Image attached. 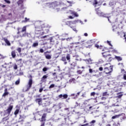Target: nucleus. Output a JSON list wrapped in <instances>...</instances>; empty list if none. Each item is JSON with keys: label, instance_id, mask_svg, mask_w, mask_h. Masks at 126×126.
<instances>
[{"label": "nucleus", "instance_id": "51", "mask_svg": "<svg viewBox=\"0 0 126 126\" xmlns=\"http://www.w3.org/2000/svg\"><path fill=\"white\" fill-rule=\"evenodd\" d=\"M4 1L6 2L7 3H10V1L8 0H4Z\"/></svg>", "mask_w": 126, "mask_h": 126}, {"label": "nucleus", "instance_id": "6", "mask_svg": "<svg viewBox=\"0 0 126 126\" xmlns=\"http://www.w3.org/2000/svg\"><path fill=\"white\" fill-rule=\"evenodd\" d=\"M84 44L86 48H91L92 46V45L94 44V42H93V40H90Z\"/></svg>", "mask_w": 126, "mask_h": 126}, {"label": "nucleus", "instance_id": "21", "mask_svg": "<svg viewBox=\"0 0 126 126\" xmlns=\"http://www.w3.org/2000/svg\"><path fill=\"white\" fill-rule=\"evenodd\" d=\"M11 56L13 59L16 57V53H15V51H13L11 52Z\"/></svg>", "mask_w": 126, "mask_h": 126}, {"label": "nucleus", "instance_id": "48", "mask_svg": "<svg viewBox=\"0 0 126 126\" xmlns=\"http://www.w3.org/2000/svg\"><path fill=\"white\" fill-rule=\"evenodd\" d=\"M14 69H17V65H16V64H15L14 65Z\"/></svg>", "mask_w": 126, "mask_h": 126}, {"label": "nucleus", "instance_id": "61", "mask_svg": "<svg viewBox=\"0 0 126 126\" xmlns=\"http://www.w3.org/2000/svg\"><path fill=\"white\" fill-rule=\"evenodd\" d=\"M19 75H23V72H21L19 73Z\"/></svg>", "mask_w": 126, "mask_h": 126}, {"label": "nucleus", "instance_id": "18", "mask_svg": "<svg viewBox=\"0 0 126 126\" xmlns=\"http://www.w3.org/2000/svg\"><path fill=\"white\" fill-rule=\"evenodd\" d=\"M109 94L107 92L103 93V94H102V96L103 97H106V98H107V97H109Z\"/></svg>", "mask_w": 126, "mask_h": 126}, {"label": "nucleus", "instance_id": "36", "mask_svg": "<svg viewBox=\"0 0 126 126\" xmlns=\"http://www.w3.org/2000/svg\"><path fill=\"white\" fill-rule=\"evenodd\" d=\"M55 87V84H52L49 86V89H51V88H54Z\"/></svg>", "mask_w": 126, "mask_h": 126}, {"label": "nucleus", "instance_id": "10", "mask_svg": "<svg viewBox=\"0 0 126 126\" xmlns=\"http://www.w3.org/2000/svg\"><path fill=\"white\" fill-rule=\"evenodd\" d=\"M68 13H70V14H73V15H74L75 17H78V16H79V15H78V14H77L76 12L72 11L71 10H69Z\"/></svg>", "mask_w": 126, "mask_h": 126}, {"label": "nucleus", "instance_id": "13", "mask_svg": "<svg viewBox=\"0 0 126 126\" xmlns=\"http://www.w3.org/2000/svg\"><path fill=\"white\" fill-rule=\"evenodd\" d=\"M79 94H80V92L78 93L77 94H71V96L72 97H73V96H74V97H73V99H76V98H77V96H78V95H79Z\"/></svg>", "mask_w": 126, "mask_h": 126}, {"label": "nucleus", "instance_id": "25", "mask_svg": "<svg viewBox=\"0 0 126 126\" xmlns=\"http://www.w3.org/2000/svg\"><path fill=\"white\" fill-rule=\"evenodd\" d=\"M38 45H39V44L38 43V42H34L33 43L32 47L33 48H35V47H37Z\"/></svg>", "mask_w": 126, "mask_h": 126}, {"label": "nucleus", "instance_id": "33", "mask_svg": "<svg viewBox=\"0 0 126 126\" xmlns=\"http://www.w3.org/2000/svg\"><path fill=\"white\" fill-rule=\"evenodd\" d=\"M29 21V19H28L27 18H25V20L22 21V22H28Z\"/></svg>", "mask_w": 126, "mask_h": 126}, {"label": "nucleus", "instance_id": "40", "mask_svg": "<svg viewBox=\"0 0 126 126\" xmlns=\"http://www.w3.org/2000/svg\"><path fill=\"white\" fill-rule=\"evenodd\" d=\"M77 73H78V74H81V73H82V71L79 70L77 71Z\"/></svg>", "mask_w": 126, "mask_h": 126}, {"label": "nucleus", "instance_id": "38", "mask_svg": "<svg viewBox=\"0 0 126 126\" xmlns=\"http://www.w3.org/2000/svg\"><path fill=\"white\" fill-rule=\"evenodd\" d=\"M67 2H68V3H69V4H72V3H73V1H67Z\"/></svg>", "mask_w": 126, "mask_h": 126}, {"label": "nucleus", "instance_id": "31", "mask_svg": "<svg viewBox=\"0 0 126 126\" xmlns=\"http://www.w3.org/2000/svg\"><path fill=\"white\" fill-rule=\"evenodd\" d=\"M118 65H120V67H121V68L125 67V66H124V64L123 63H119Z\"/></svg>", "mask_w": 126, "mask_h": 126}, {"label": "nucleus", "instance_id": "44", "mask_svg": "<svg viewBox=\"0 0 126 126\" xmlns=\"http://www.w3.org/2000/svg\"><path fill=\"white\" fill-rule=\"evenodd\" d=\"M9 78H8V79H9V80H10V79H11V73H10L9 75H8Z\"/></svg>", "mask_w": 126, "mask_h": 126}, {"label": "nucleus", "instance_id": "5", "mask_svg": "<svg viewBox=\"0 0 126 126\" xmlns=\"http://www.w3.org/2000/svg\"><path fill=\"white\" fill-rule=\"evenodd\" d=\"M12 63L10 62L9 63H5L3 65H1L2 67H3L4 68H5L6 70L8 69H9V68H11L12 67V65L11 64Z\"/></svg>", "mask_w": 126, "mask_h": 126}, {"label": "nucleus", "instance_id": "20", "mask_svg": "<svg viewBox=\"0 0 126 126\" xmlns=\"http://www.w3.org/2000/svg\"><path fill=\"white\" fill-rule=\"evenodd\" d=\"M115 59L118 61V62H121V61H123V58L120 56H115Z\"/></svg>", "mask_w": 126, "mask_h": 126}, {"label": "nucleus", "instance_id": "15", "mask_svg": "<svg viewBox=\"0 0 126 126\" xmlns=\"http://www.w3.org/2000/svg\"><path fill=\"white\" fill-rule=\"evenodd\" d=\"M108 20L109 22H115V21H114V16L108 17Z\"/></svg>", "mask_w": 126, "mask_h": 126}, {"label": "nucleus", "instance_id": "9", "mask_svg": "<svg viewBox=\"0 0 126 126\" xmlns=\"http://www.w3.org/2000/svg\"><path fill=\"white\" fill-rule=\"evenodd\" d=\"M42 30V28L39 26L35 27V34H40V31Z\"/></svg>", "mask_w": 126, "mask_h": 126}, {"label": "nucleus", "instance_id": "49", "mask_svg": "<svg viewBox=\"0 0 126 126\" xmlns=\"http://www.w3.org/2000/svg\"><path fill=\"white\" fill-rule=\"evenodd\" d=\"M96 123V121L93 120L92 122H90V124H95Z\"/></svg>", "mask_w": 126, "mask_h": 126}, {"label": "nucleus", "instance_id": "17", "mask_svg": "<svg viewBox=\"0 0 126 126\" xmlns=\"http://www.w3.org/2000/svg\"><path fill=\"white\" fill-rule=\"evenodd\" d=\"M35 101L38 103V105H41L42 104V98H36Z\"/></svg>", "mask_w": 126, "mask_h": 126}, {"label": "nucleus", "instance_id": "30", "mask_svg": "<svg viewBox=\"0 0 126 126\" xmlns=\"http://www.w3.org/2000/svg\"><path fill=\"white\" fill-rule=\"evenodd\" d=\"M19 83H20V79H19L18 80H17L15 82V85H18V84H19Z\"/></svg>", "mask_w": 126, "mask_h": 126}, {"label": "nucleus", "instance_id": "16", "mask_svg": "<svg viewBox=\"0 0 126 126\" xmlns=\"http://www.w3.org/2000/svg\"><path fill=\"white\" fill-rule=\"evenodd\" d=\"M85 61L87 63H90V64H92V63H93V62H93V60H91V59H87Z\"/></svg>", "mask_w": 126, "mask_h": 126}, {"label": "nucleus", "instance_id": "37", "mask_svg": "<svg viewBox=\"0 0 126 126\" xmlns=\"http://www.w3.org/2000/svg\"><path fill=\"white\" fill-rule=\"evenodd\" d=\"M68 35L67 33H64L62 34V37H67Z\"/></svg>", "mask_w": 126, "mask_h": 126}, {"label": "nucleus", "instance_id": "50", "mask_svg": "<svg viewBox=\"0 0 126 126\" xmlns=\"http://www.w3.org/2000/svg\"><path fill=\"white\" fill-rule=\"evenodd\" d=\"M107 99V97L105 96H103L101 97V100H106Z\"/></svg>", "mask_w": 126, "mask_h": 126}, {"label": "nucleus", "instance_id": "45", "mask_svg": "<svg viewBox=\"0 0 126 126\" xmlns=\"http://www.w3.org/2000/svg\"><path fill=\"white\" fill-rule=\"evenodd\" d=\"M95 92H93V93H91V96H95Z\"/></svg>", "mask_w": 126, "mask_h": 126}, {"label": "nucleus", "instance_id": "26", "mask_svg": "<svg viewBox=\"0 0 126 126\" xmlns=\"http://www.w3.org/2000/svg\"><path fill=\"white\" fill-rule=\"evenodd\" d=\"M70 65H71L72 67H74V66H76V63H75V62H73L71 63H70Z\"/></svg>", "mask_w": 126, "mask_h": 126}, {"label": "nucleus", "instance_id": "42", "mask_svg": "<svg viewBox=\"0 0 126 126\" xmlns=\"http://www.w3.org/2000/svg\"><path fill=\"white\" fill-rule=\"evenodd\" d=\"M103 56L104 57V58H107L108 57H111V54H108L107 55H103Z\"/></svg>", "mask_w": 126, "mask_h": 126}, {"label": "nucleus", "instance_id": "47", "mask_svg": "<svg viewBox=\"0 0 126 126\" xmlns=\"http://www.w3.org/2000/svg\"><path fill=\"white\" fill-rule=\"evenodd\" d=\"M121 34H123L124 37H125V39H126V33H125V32H121Z\"/></svg>", "mask_w": 126, "mask_h": 126}, {"label": "nucleus", "instance_id": "39", "mask_svg": "<svg viewBox=\"0 0 126 126\" xmlns=\"http://www.w3.org/2000/svg\"><path fill=\"white\" fill-rule=\"evenodd\" d=\"M111 52H112V53H118V51H117L116 49H113L112 51H111Z\"/></svg>", "mask_w": 126, "mask_h": 126}, {"label": "nucleus", "instance_id": "23", "mask_svg": "<svg viewBox=\"0 0 126 126\" xmlns=\"http://www.w3.org/2000/svg\"><path fill=\"white\" fill-rule=\"evenodd\" d=\"M62 61H63V62H64V64H66L67 63V62H65V61H66V58L63 57L62 58Z\"/></svg>", "mask_w": 126, "mask_h": 126}, {"label": "nucleus", "instance_id": "53", "mask_svg": "<svg viewBox=\"0 0 126 126\" xmlns=\"http://www.w3.org/2000/svg\"><path fill=\"white\" fill-rule=\"evenodd\" d=\"M55 9L56 11H60V8H55Z\"/></svg>", "mask_w": 126, "mask_h": 126}, {"label": "nucleus", "instance_id": "64", "mask_svg": "<svg viewBox=\"0 0 126 126\" xmlns=\"http://www.w3.org/2000/svg\"><path fill=\"white\" fill-rule=\"evenodd\" d=\"M73 31H75V32H77V31H76V29L72 28Z\"/></svg>", "mask_w": 126, "mask_h": 126}, {"label": "nucleus", "instance_id": "2", "mask_svg": "<svg viewBox=\"0 0 126 126\" xmlns=\"http://www.w3.org/2000/svg\"><path fill=\"white\" fill-rule=\"evenodd\" d=\"M32 78H30L28 85H27L26 87H25L24 88L23 91L24 92H27V91H28V90H29V89L31 88V87L32 86Z\"/></svg>", "mask_w": 126, "mask_h": 126}, {"label": "nucleus", "instance_id": "11", "mask_svg": "<svg viewBox=\"0 0 126 126\" xmlns=\"http://www.w3.org/2000/svg\"><path fill=\"white\" fill-rule=\"evenodd\" d=\"M47 53H49V51H47L44 53V55L46 59H47V60H51V59H52V55L50 54H46Z\"/></svg>", "mask_w": 126, "mask_h": 126}, {"label": "nucleus", "instance_id": "4", "mask_svg": "<svg viewBox=\"0 0 126 126\" xmlns=\"http://www.w3.org/2000/svg\"><path fill=\"white\" fill-rule=\"evenodd\" d=\"M112 71H113V67H112V66L104 68V72H105L106 74H109V75H111V72H112Z\"/></svg>", "mask_w": 126, "mask_h": 126}, {"label": "nucleus", "instance_id": "60", "mask_svg": "<svg viewBox=\"0 0 126 126\" xmlns=\"http://www.w3.org/2000/svg\"><path fill=\"white\" fill-rule=\"evenodd\" d=\"M123 78L124 79H125V80H126V74L124 75Z\"/></svg>", "mask_w": 126, "mask_h": 126}, {"label": "nucleus", "instance_id": "12", "mask_svg": "<svg viewBox=\"0 0 126 126\" xmlns=\"http://www.w3.org/2000/svg\"><path fill=\"white\" fill-rule=\"evenodd\" d=\"M67 96L68 95L66 94L63 95L61 94L59 95V97L61 99H66V98H67Z\"/></svg>", "mask_w": 126, "mask_h": 126}, {"label": "nucleus", "instance_id": "52", "mask_svg": "<svg viewBox=\"0 0 126 126\" xmlns=\"http://www.w3.org/2000/svg\"><path fill=\"white\" fill-rule=\"evenodd\" d=\"M72 39V37H68L66 38V41H69L70 40H71Z\"/></svg>", "mask_w": 126, "mask_h": 126}, {"label": "nucleus", "instance_id": "34", "mask_svg": "<svg viewBox=\"0 0 126 126\" xmlns=\"http://www.w3.org/2000/svg\"><path fill=\"white\" fill-rule=\"evenodd\" d=\"M94 4L95 5H97V4H98V1H97L96 0H94L93 5H94Z\"/></svg>", "mask_w": 126, "mask_h": 126}, {"label": "nucleus", "instance_id": "58", "mask_svg": "<svg viewBox=\"0 0 126 126\" xmlns=\"http://www.w3.org/2000/svg\"><path fill=\"white\" fill-rule=\"evenodd\" d=\"M42 124L41 126H45V122H42Z\"/></svg>", "mask_w": 126, "mask_h": 126}, {"label": "nucleus", "instance_id": "7", "mask_svg": "<svg viewBox=\"0 0 126 126\" xmlns=\"http://www.w3.org/2000/svg\"><path fill=\"white\" fill-rule=\"evenodd\" d=\"M12 109H13V106L10 105L8 107V108L5 111V114H6V115H7V116H9L10 114L11 111H12Z\"/></svg>", "mask_w": 126, "mask_h": 126}, {"label": "nucleus", "instance_id": "1", "mask_svg": "<svg viewBox=\"0 0 126 126\" xmlns=\"http://www.w3.org/2000/svg\"><path fill=\"white\" fill-rule=\"evenodd\" d=\"M17 30L18 31L17 34H19L21 37H26V36H28V33L26 32V26L22 28V30L21 28H18Z\"/></svg>", "mask_w": 126, "mask_h": 126}, {"label": "nucleus", "instance_id": "57", "mask_svg": "<svg viewBox=\"0 0 126 126\" xmlns=\"http://www.w3.org/2000/svg\"><path fill=\"white\" fill-rule=\"evenodd\" d=\"M40 53H44V49H40Z\"/></svg>", "mask_w": 126, "mask_h": 126}, {"label": "nucleus", "instance_id": "46", "mask_svg": "<svg viewBox=\"0 0 126 126\" xmlns=\"http://www.w3.org/2000/svg\"><path fill=\"white\" fill-rule=\"evenodd\" d=\"M42 70L43 71H47V70H48V68L44 67L43 68Z\"/></svg>", "mask_w": 126, "mask_h": 126}, {"label": "nucleus", "instance_id": "35", "mask_svg": "<svg viewBox=\"0 0 126 126\" xmlns=\"http://www.w3.org/2000/svg\"><path fill=\"white\" fill-rule=\"evenodd\" d=\"M123 97V94H118V96H117V98H122Z\"/></svg>", "mask_w": 126, "mask_h": 126}, {"label": "nucleus", "instance_id": "54", "mask_svg": "<svg viewBox=\"0 0 126 126\" xmlns=\"http://www.w3.org/2000/svg\"><path fill=\"white\" fill-rule=\"evenodd\" d=\"M47 77H48V76L44 75L43 76L42 79H46V78H47Z\"/></svg>", "mask_w": 126, "mask_h": 126}, {"label": "nucleus", "instance_id": "41", "mask_svg": "<svg viewBox=\"0 0 126 126\" xmlns=\"http://www.w3.org/2000/svg\"><path fill=\"white\" fill-rule=\"evenodd\" d=\"M107 44H108V45H109V46L113 47V45H112V44H111V42H110V41H109L108 40H107Z\"/></svg>", "mask_w": 126, "mask_h": 126}, {"label": "nucleus", "instance_id": "24", "mask_svg": "<svg viewBox=\"0 0 126 126\" xmlns=\"http://www.w3.org/2000/svg\"><path fill=\"white\" fill-rule=\"evenodd\" d=\"M122 115H124V114H119V115H115V116H113V117H112V119H113V120L115 119H118V118L121 117V116Z\"/></svg>", "mask_w": 126, "mask_h": 126}, {"label": "nucleus", "instance_id": "56", "mask_svg": "<svg viewBox=\"0 0 126 126\" xmlns=\"http://www.w3.org/2000/svg\"><path fill=\"white\" fill-rule=\"evenodd\" d=\"M93 71H94L92 70V69H89L90 73H92V72H93Z\"/></svg>", "mask_w": 126, "mask_h": 126}, {"label": "nucleus", "instance_id": "28", "mask_svg": "<svg viewBox=\"0 0 126 126\" xmlns=\"http://www.w3.org/2000/svg\"><path fill=\"white\" fill-rule=\"evenodd\" d=\"M74 81H75V79L72 78L69 80L70 83H74Z\"/></svg>", "mask_w": 126, "mask_h": 126}, {"label": "nucleus", "instance_id": "62", "mask_svg": "<svg viewBox=\"0 0 126 126\" xmlns=\"http://www.w3.org/2000/svg\"><path fill=\"white\" fill-rule=\"evenodd\" d=\"M112 57H109V60H108V62H111V61H112Z\"/></svg>", "mask_w": 126, "mask_h": 126}, {"label": "nucleus", "instance_id": "27", "mask_svg": "<svg viewBox=\"0 0 126 126\" xmlns=\"http://www.w3.org/2000/svg\"><path fill=\"white\" fill-rule=\"evenodd\" d=\"M95 47H96V48H97V49H103V48H102L103 46H100L98 44H95Z\"/></svg>", "mask_w": 126, "mask_h": 126}, {"label": "nucleus", "instance_id": "55", "mask_svg": "<svg viewBox=\"0 0 126 126\" xmlns=\"http://www.w3.org/2000/svg\"><path fill=\"white\" fill-rule=\"evenodd\" d=\"M83 42H85V41L83 40V41H82L81 42H77L76 44H82V43H83Z\"/></svg>", "mask_w": 126, "mask_h": 126}, {"label": "nucleus", "instance_id": "14", "mask_svg": "<svg viewBox=\"0 0 126 126\" xmlns=\"http://www.w3.org/2000/svg\"><path fill=\"white\" fill-rule=\"evenodd\" d=\"M8 94H9V93L7 92V89L6 88L4 90V94H2V97H5L6 96H7Z\"/></svg>", "mask_w": 126, "mask_h": 126}, {"label": "nucleus", "instance_id": "22", "mask_svg": "<svg viewBox=\"0 0 126 126\" xmlns=\"http://www.w3.org/2000/svg\"><path fill=\"white\" fill-rule=\"evenodd\" d=\"M4 41L6 43V44H7V46H10V42H9V41H8V40H7V39L4 38Z\"/></svg>", "mask_w": 126, "mask_h": 126}, {"label": "nucleus", "instance_id": "29", "mask_svg": "<svg viewBox=\"0 0 126 126\" xmlns=\"http://www.w3.org/2000/svg\"><path fill=\"white\" fill-rule=\"evenodd\" d=\"M66 59L67 60V61H69V62H70V56H69V55H67L66 56Z\"/></svg>", "mask_w": 126, "mask_h": 126}, {"label": "nucleus", "instance_id": "63", "mask_svg": "<svg viewBox=\"0 0 126 126\" xmlns=\"http://www.w3.org/2000/svg\"><path fill=\"white\" fill-rule=\"evenodd\" d=\"M0 6H1V7H5V5L0 4Z\"/></svg>", "mask_w": 126, "mask_h": 126}, {"label": "nucleus", "instance_id": "19", "mask_svg": "<svg viewBox=\"0 0 126 126\" xmlns=\"http://www.w3.org/2000/svg\"><path fill=\"white\" fill-rule=\"evenodd\" d=\"M46 114H43V115L42 116L41 120L40 122H45L46 121V119H45V118H46Z\"/></svg>", "mask_w": 126, "mask_h": 126}, {"label": "nucleus", "instance_id": "32", "mask_svg": "<svg viewBox=\"0 0 126 126\" xmlns=\"http://www.w3.org/2000/svg\"><path fill=\"white\" fill-rule=\"evenodd\" d=\"M18 113H19V109H16L14 112V115L16 116V115H18Z\"/></svg>", "mask_w": 126, "mask_h": 126}, {"label": "nucleus", "instance_id": "43", "mask_svg": "<svg viewBox=\"0 0 126 126\" xmlns=\"http://www.w3.org/2000/svg\"><path fill=\"white\" fill-rule=\"evenodd\" d=\"M17 51H18V52L19 53H21V48H18L17 49Z\"/></svg>", "mask_w": 126, "mask_h": 126}, {"label": "nucleus", "instance_id": "59", "mask_svg": "<svg viewBox=\"0 0 126 126\" xmlns=\"http://www.w3.org/2000/svg\"><path fill=\"white\" fill-rule=\"evenodd\" d=\"M99 70H100V71H102V70H103V67H100L99 68Z\"/></svg>", "mask_w": 126, "mask_h": 126}, {"label": "nucleus", "instance_id": "3", "mask_svg": "<svg viewBox=\"0 0 126 126\" xmlns=\"http://www.w3.org/2000/svg\"><path fill=\"white\" fill-rule=\"evenodd\" d=\"M78 22H80L81 24H83L82 23V21L80 20H77L73 21H69L66 22V25H68L70 28H72V27L71 26L73 24H76V23H78Z\"/></svg>", "mask_w": 126, "mask_h": 126}, {"label": "nucleus", "instance_id": "8", "mask_svg": "<svg viewBox=\"0 0 126 126\" xmlns=\"http://www.w3.org/2000/svg\"><path fill=\"white\" fill-rule=\"evenodd\" d=\"M96 11H97L96 13L99 15V16H102L103 17H107V15L103 12H101L100 11H98V9H95Z\"/></svg>", "mask_w": 126, "mask_h": 126}]
</instances>
